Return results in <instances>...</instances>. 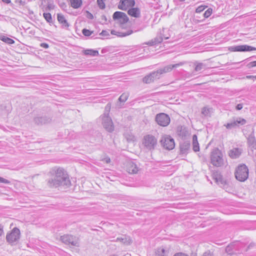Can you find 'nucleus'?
Returning a JSON list of instances; mask_svg holds the SVG:
<instances>
[{
    "instance_id": "1",
    "label": "nucleus",
    "mask_w": 256,
    "mask_h": 256,
    "mask_svg": "<svg viewBox=\"0 0 256 256\" xmlns=\"http://www.w3.org/2000/svg\"><path fill=\"white\" fill-rule=\"evenodd\" d=\"M51 177L48 180L50 188H57L60 186H69L70 181L64 170L61 168H54L50 172Z\"/></svg>"
},
{
    "instance_id": "2",
    "label": "nucleus",
    "mask_w": 256,
    "mask_h": 256,
    "mask_svg": "<svg viewBox=\"0 0 256 256\" xmlns=\"http://www.w3.org/2000/svg\"><path fill=\"white\" fill-rule=\"evenodd\" d=\"M210 162L215 166H222L224 164L223 154L218 148L212 150L210 154Z\"/></svg>"
},
{
    "instance_id": "3",
    "label": "nucleus",
    "mask_w": 256,
    "mask_h": 256,
    "mask_svg": "<svg viewBox=\"0 0 256 256\" xmlns=\"http://www.w3.org/2000/svg\"><path fill=\"white\" fill-rule=\"evenodd\" d=\"M234 174L238 180L244 182L248 178V169L244 164H240L236 168Z\"/></svg>"
},
{
    "instance_id": "4",
    "label": "nucleus",
    "mask_w": 256,
    "mask_h": 256,
    "mask_svg": "<svg viewBox=\"0 0 256 256\" xmlns=\"http://www.w3.org/2000/svg\"><path fill=\"white\" fill-rule=\"evenodd\" d=\"M142 144L147 150H152L157 146L158 140L154 136L148 134L144 137Z\"/></svg>"
},
{
    "instance_id": "5",
    "label": "nucleus",
    "mask_w": 256,
    "mask_h": 256,
    "mask_svg": "<svg viewBox=\"0 0 256 256\" xmlns=\"http://www.w3.org/2000/svg\"><path fill=\"white\" fill-rule=\"evenodd\" d=\"M60 240L66 244H70L74 246H79V238L72 234H64L60 238Z\"/></svg>"
},
{
    "instance_id": "6",
    "label": "nucleus",
    "mask_w": 256,
    "mask_h": 256,
    "mask_svg": "<svg viewBox=\"0 0 256 256\" xmlns=\"http://www.w3.org/2000/svg\"><path fill=\"white\" fill-rule=\"evenodd\" d=\"M162 146L166 150H172L175 146L174 140L168 135H164L160 140Z\"/></svg>"
},
{
    "instance_id": "7",
    "label": "nucleus",
    "mask_w": 256,
    "mask_h": 256,
    "mask_svg": "<svg viewBox=\"0 0 256 256\" xmlns=\"http://www.w3.org/2000/svg\"><path fill=\"white\" fill-rule=\"evenodd\" d=\"M246 123V120L240 117L237 118L236 120L233 118L227 124H224L228 130H232L240 126H243Z\"/></svg>"
},
{
    "instance_id": "8",
    "label": "nucleus",
    "mask_w": 256,
    "mask_h": 256,
    "mask_svg": "<svg viewBox=\"0 0 256 256\" xmlns=\"http://www.w3.org/2000/svg\"><path fill=\"white\" fill-rule=\"evenodd\" d=\"M155 120L156 123L162 126H166L170 122L169 116L165 113H160L156 115Z\"/></svg>"
},
{
    "instance_id": "9",
    "label": "nucleus",
    "mask_w": 256,
    "mask_h": 256,
    "mask_svg": "<svg viewBox=\"0 0 256 256\" xmlns=\"http://www.w3.org/2000/svg\"><path fill=\"white\" fill-rule=\"evenodd\" d=\"M20 230L17 228H14L12 229L11 232L6 235V239L7 241L10 244H14L17 242L20 239Z\"/></svg>"
},
{
    "instance_id": "10",
    "label": "nucleus",
    "mask_w": 256,
    "mask_h": 256,
    "mask_svg": "<svg viewBox=\"0 0 256 256\" xmlns=\"http://www.w3.org/2000/svg\"><path fill=\"white\" fill-rule=\"evenodd\" d=\"M184 62H180L174 64H170L163 68H160L155 72L157 75H158V78H160L162 74L171 72L173 68L182 66L184 64Z\"/></svg>"
},
{
    "instance_id": "11",
    "label": "nucleus",
    "mask_w": 256,
    "mask_h": 256,
    "mask_svg": "<svg viewBox=\"0 0 256 256\" xmlns=\"http://www.w3.org/2000/svg\"><path fill=\"white\" fill-rule=\"evenodd\" d=\"M106 114H103L102 118V124L104 128L108 132H112L114 130V126L111 118L109 116H106Z\"/></svg>"
},
{
    "instance_id": "12",
    "label": "nucleus",
    "mask_w": 256,
    "mask_h": 256,
    "mask_svg": "<svg viewBox=\"0 0 256 256\" xmlns=\"http://www.w3.org/2000/svg\"><path fill=\"white\" fill-rule=\"evenodd\" d=\"M112 18L114 20H118L122 24H125L128 20V18L125 13L118 11L114 12Z\"/></svg>"
},
{
    "instance_id": "13",
    "label": "nucleus",
    "mask_w": 256,
    "mask_h": 256,
    "mask_svg": "<svg viewBox=\"0 0 256 256\" xmlns=\"http://www.w3.org/2000/svg\"><path fill=\"white\" fill-rule=\"evenodd\" d=\"M34 120L36 124L38 125H42L49 123L51 121V118L44 116L35 117Z\"/></svg>"
},
{
    "instance_id": "14",
    "label": "nucleus",
    "mask_w": 256,
    "mask_h": 256,
    "mask_svg": "<svg viewBox=\"0 0 256 256\" xmlns=\"http://www.w3.org/2000/svg\"><path fill=\"white\" fill-rule=\"evenodd\" d=\"M157 79H159L158 78V75H157L156 72L154 71L145 76L143 78V82L146 84H150Z\"/></svg>"
},
{
    "instance_id": "15",
    "label": "nucleus",
    "mask_w": 256,
    "mask_h": 256,
    "mask_svg": "<svg viewBox=\"0 0 256 256\" xmlns=\"http://www.w3.org/2000/svg\"><path fill=\"white\" fill-rule=\"evenodd\" d=\"M127 172L130 174H135L138 171V168L134 162H130L126 165Z\"/></svg>"
},
{
    "instance_id": "16",
    "label": "nucleus",
    "mask_w": 256,
    "mask_h": 256,
    "mask_svg": "<svg viewBox=\"0 0 256 256\" xmlns=\"http://www.w3.org/2000/svg\"><path fill=\"white\" fill-rule=\"evenodd\" d=\"M190 141L185 140L180 143V150L182 154H187L190 148Z\"/></svg>"
},
{
    "instance_id": "17",
    "label": "nucleus",
    "mask_w": 256,
    "mask_h": 256,
    "mask_svg": "<svg viewBox=\"0 0 256 256\" xmlns=\"http://www.w3.org/2000/svg\"><path fill=\"white\" fill-rule=\"evenodd\" d=\"M58 20L60 24H62V26L64 28L68 29L70 26L67 20L65 18L64 15L61 14H57Z\"/></svg>"
},
{
    "instance_id": "18",
    "label": "nucleus",
    "mask_w": 256,
    "mask_h": 256,
    "mask_svg": "<svg viewBox=\"0 0 256 256\" xmlns=\"http://www.w3.org/2000/svg\"><path fill=\"white\" fill-rule=\"evenodd\" d=\"M248 146L252 149L256 150V138L254 134H251L247 138Z\"/></svg>"
},
{
    "instance_id": "19",
    "label": "nucleus",
    "mask_w": 256,
    "mask_h": 256,
    "mask_svg": "<svg viewBox=\"0 0 256 256\" xmlns=\"http://www.w3.org/2000/svg\"><path fill=\"white\" fill-rule=\"evenodd\" d=\"M128 14L134 18H140V10L138 8H130L128 12Z\"/></svg>"
},
{
    "instance_id": "20",
    "label": "nucleus",
    "mask_w": 256,
    "mask_h": 256,
    "mask_svg": "<svg viewBox=\"0 0 256 256\" xmlns=\"http://www.w3.org/2000/svg\"><path fill=\"white\" fill-rule=\"evenodd\" d=\"M133 32V31L130 30L126 32H118L114 30H111V34L113 35H116L119 37H124L131 34Z\"/></svg>"
},
{
    "instance_id": "21",
    "label": "nucleus",
    "mask_w": 256,
    "mask_h": 256,
    "mask_svg": "<svg viewBox=\"0 0 256 256\" xmlns=\"http://www.w3.org/2000/svg\"><path fill=\"white\" fill-rule=\"evenodd\" d=\"M240 154V150L238 148H235L230 150L229 156L232 158H236Z\"/></svg>"
},
{
    "instance_id": "22",
    "label": "nucleus",
    "mask_w": 256,
    "mask_h": 256,
    "mask_svg": "<svg viewBox=\"0 0 256 256\" xmlns=\"http://www.w3.org/2000/svg\"><path fill=\"white\" fill-rule=\"evenodd\" d=\"M177 134L178 136L182 138H184L188 134V132L184 128H182V126L178 128Z\"/></svg>"
},
{
    "instance_id": "23",
    "label": "nucleus",
    "mask_w": 256,
    "mask_h": 256,
    "mask_svg": "<svg viewBox=\"0 0 256 256\" xmlns=\"http://www.w3.org/2000/svg\"><path fill=\"white\" fill-rule=\"evenodd\" d=\"M192 146L193 150L196 152L200 150L199 144L198 141V138L196 134H194L192 136Z\"/></svg>"
},
{
    "instance_id": "24",
    "label": "nucleus",
    "mask_w": 256,
    "mask_h": 256,
    "mask_svg": "<svg viewBox=\"0 0 256 256\" xmlns=\"http://www.w3.org/2000/svg\"><path fill=\"white\" fill-rule=\"evenodd\" d=\"M212 176L216 182L218 184H223L224 180L222 176L220 173L217 172H215L213 174Z\"/></svg>"
},
{
    "instance_id": "25",
    "label": "nucleus",
    "mask_w": 256,
    "mask_h": 256,
    "mask_svg": "<svg viewBox=\"0 0 256 256\" xmlns=\"http://www.w3.org/2000/svg\"><path fill=\"white\" fill-rule=\"evenodd\" d=\"M116 242H120L124 244H130V237L126 236H122L120 238H116Z\"/></svg>"
},
{
    "instance_id": "26",
    "label": "nucleus",
    "mask_w": 256,
    "mask_h": 256,
    "mask_svg": "<svg viewBox=\"0 0 256 256\" xmlns=\"http://www.w3.org/2000/svg\"><path fill=\"white\" fill-rule=\"evenodd\" d=\"M0 40L8 44L14 43V40L2 34L0 35Z\"/></svg>"
},
{
    "instance_id": "27",
    "label": "nucleus",
    "mask_w": 256,
    "mask_h": 256,
    "mask_svg": "<svg viewBox=\"0 0 256 256\" xmlns=\"http://www.w3.org/2000/svg\"><path fill=\"white\" fill-rule=\"evenodd\" d=\"M255 50L256 48L248 45H240V52H250Z\"/></svg>"
},
{
    "instance_id": "28",
    "label": "nucleus",
    "mask_w": 256,
    "mask_h": 256,
    "mask_svg": "<svg viewBox=\"0 0 256 256\" xmlns=\"http://www.w3.org/2000/svg\"><path fill=\"white\" fill-rule=\"evenodd\" d=\"M168 252L164 248L160 247L157 248L156 256H166Z\"/></svg>"
},
{
    "instance_id": "29",
    "label": "nucleus",
    "mask_w": 256,
    "mask_h": 256,
    "mask_svg": "<svg viewBox=\"0 0 256 256\" xmlns=\"http://www.w3.org/2000/svg\"><path fill=\"white\" fill-rule=\"evenodd\" d=\"M84 53L85 55H90L91 56H96L99 54L98 50L92 49L86 50L84 51Z\"/></svg>"
},
{
    "instance_id": "30",
    "label": "nucleus",
    "mask_w": 256,
    "mask_h": 256,
    "mask_svg": "<svg viewBox=\"0 0 256 256\" xmlns=\"http://www.w3.org/2000/svg\"><path fill=\"white\" fill-rule=\"evenodd\" d=\"M120 2L122 4V5H124V6L127 4L128 6L132 7L135 5L134 0H120Z\"/></svg>"
},
{
    "instance_id": "31",
    "label": "nucleus",
    "mask_w": 256,
    "mask_h": 256,
    "mask_svg": "<svg viewBox=\"0 0 256 256\" xmlns=\"http://www.w3.org/2000/svg\"><path fill=\"white\" fill-rule=\"evenodd\" d=\"M72 6L74 8H80L82 4V0H70Z\"/></svg>"
},
{
    "instance_id": "32",
    "label": "nucleus",
    "mask_w": 256,
    "mask_h": 256,
    "mask_svg": "<svg viewBox=\"0 0 256 256\" xmlns=\"http://www.w3.org/2000/svg\"><path fill=\"white\" fill-rule=\"evenodd\" d=\"M194 65L196 66L194 72H200L206 68V64L202 62H196Z\"/></svg>"
},
{
    "instance_id": "33",
    "label": "nucleus",
    "mask_w": 256,
    "mask_h": 256,
    "mask_svg": "<svg viewBox=\"0 0 256 256\" xmlns=\"http://www.w3.org/2000/svg\"><path fill=\"white\" fill-rule=\"evenodd\" d=\"M212 108L208 107H204L202 110V114L204 116H210Z\"/></svg>"
},
{
    "instance_id": "34",
    "label": "nucleus",
    "mask_w": 256,
    "mask_h": 256,
    "mask_svg": "<svg viewBox=\"0 0 256 256\" xmlns=\"http://www.w3.org/2000/svg\"><path fill=\"white\" fill-rule=\"evenodd\" d=\"M43 16L46 21L48 22L50 24L53 23V20L52 18V15L50 13H44Z\"/></svg>"
},
{
    "instance_id": "35",
    "label": "nucleus",
    "mask_w": 256,
    "mask_h": 256,
    "mask_svg": "<svg viewBox=\"0 0 256 256\" xmlns=\"http://www.w3.org/2000/svg\"><path fill=\"white\" fill-rule=\"evenodd\" d=\"M155 44H160L163 40V38L161 34L156 36L154 39H152Z\"/></svg>"
},
{
    "instance_id": "36",
    "label": "nucleus",
    "mask_w": 256,
    "mask_h": 256,
    "mask_svg": "<svg viewBox=\"0 0 256 256\" xmlns=\"http://www.w3.org/2000/svg\"><path fill=\"white\" fill-rule=\"evenodd\" d=\"M128 98V95L126 94H122L118 98V100L120 102H124Z\"/></svg>"
},
{
    "instance_id": "37",
    "label": "nucleus",
    "mask_w": 256,
    "mask_h": 256,
    "mask_svg": "<svg viewBox=\"0 0 256 256\" xmlns=\"http://www.w3.org/2000/svg\"><path fill=\"white\" fill-rule=\"evenodd\" d=\"M82 34L86 36H90L92 33V31H90L89 30L84 28L82 30Z\"/></svg>"
},
{
    "instance_id": "38",
    "label": "nucleus",
    "mask_w": 256,
    "mask_h": 256,
    "mask_svg": "<svg viewBox=\"0 0 256 256\" xmlns=\"http://www.w3.org/2000/svg\"><path fill=\"white\" fill-rule=\"evenodd\" d=\"M212 10L211 8H208L204 14V16L206 18H208L212 14Z\"/></svg>"
},
{
    "instance_id": "39",
    "label": "nucleus",
    "mask_w": 256,
    "mask_h": 256,
    "mask_svg": "<svg viewBox=\"0 0 256 256\" xmlns=\"http://www.w3.org/2000/svg\"><path fill=\"white\" fill-rule=\"evenodd\" d=\"M125 138H126L128 142H133L134 140V136L132 134H125Z\"/></svg>"
},
{
    "instance_id": "40",
    "label": "nucleus",
    "mask_w": 256,
    "mask_h": 256,
    "mask_svg": "<svg viewBox=\"0 0 256 256\" xmlns=\"http://www.w3.org/2000/svg\"><path fill=\"white\" fill-rule=\"evenodd\" d=\"M229 50L231 52H240V45L230 46Z\"/></svg>"
},
{
    "instance_id": "41",
    "label": "nucleus",
    "mask_w": 256,
    "mask_h": 256,
    "mask_svg": "<svg viewBox=\"0 0 256 256\" xmlns=\"http://www.w3.org/2000/svg\"><path fill=\"white\" fill-rule=\"evenodd\" d=\"M97 3H98V4L99 6V8H100V9H104L105 8V4L103 0H97Z\"/></svg>"
},
{
    "instance_id": "42",
    "label": "nucleus",
    "mask_w": 256,
    "mask_h": 256,
    "mask_svg": "<svg viewBox=\"0 0 256 256\" xmlns=\"http://www.w3.org/2000/svg\"><path fill=\"white\" fill-rule=\"evenodd\" d=\"M110 104H108L105 107L104 112V114H106V116H109V112H110Z\"/></svg>"
},
{
    "instance_id": "43",
    "label": "nucleus",
    "mask_w": 256,
    "mask_h": 256,
    "mask_svg": "<svg viewBox=\"0 0 256 256\" xmlns=\"http://www.w3.org/2000/svg\"><path fill=\"white\" fill-rule=\"evenodd\" d=\"M54 5L52 4H48L47 6L45 8L46 11L50 10H54Z\"/></svg>"
},
{
    "instance_id": "44",
    "label": "nucleus",
    "mask_w": 256,
    "mask_h": 256,
    "mask_svg": "<svg viewBox=\"0 0 256 256\" xmlns=\"http://www.w3.org/2000/svg\"><path fill=\"white\" fill-rule=\"evenodd\" d=\"M246 66L248 68L256 66V60L250 62L246 65Z\"/></svg>"
},
{
    "instance_id": "45",
    "label": "nucleus",
    "mask_w": 256,
    "mask_h": 256,
    "mask_svg": "<svg viewBox=\"0 0 256 256\" xmlns=\"http://www.w3.org/2000/svg\"><path fill=\"white\" fill-rule=\"evenodd\" d=\"M100 35L103 36H110L108 31L106 30H102V32L100 34Z\"/></svg>"
},
{
    "instance_id": "46",
    "label": "nucleus",
    "mask_w": 256,
    "mask_h": 256,
    "mask_svg": "<svg viewBox=\"0 0 256 256\" xmlns=\"http://www.w3.org/2000/svg\"><path fill=\"white\" fill-rule=\"evenodd\" d=\"M204 8H205L204 6H199L196 8V12L197 13H200V12H202L204 10Z\"/></svg>"
},
{
    "instance_id": "47",
    "label": "nucleus",
    "mask_w": 256,
    "mask_h": 256,
    "mask_svg": "<svg viewBox=\"0 0 256 256\" xmlns=\"http://www.w3.org/2000/svg\"><path fill=\"white\" fill-rule=\"evenodd\" d=\"M202 256H214L212 252H210V250L206 251L204 252Z\"/></svg>"
},
{
    "instance_id": "48",
    "label": "nucleus",
    "mask_w": 256,
    "mask_h": 256,
    "mask_svg": "<svg viewBox=\"0 0 256 256\" xmlns=\"http://www.w3.org/2000/svg\"><path fill=\"white\" fill-rule=\"evenodd\" d=\"M0 182L4 183V184H10V182L8 180L5 179L4 178H2L0 176Z\"/></svg>"
},
{
    "instance_id": "49",
    "label": "nucleus",
    "mask_w": 256,
    "mask_h": 256,
    "mask_svg": "<svg viewBox=\"0 0 256 256\" xmlns=\"http://www.w3.org/2000/svg\"><path fill=\"white\" fill-rule=\"evenodd\" d=\"M144 44H147L150 46H153L156 45L154 43L152 39L148 42H144Z\"/></svg>"
},
{
    "instance_id": "50",
    "label": "nucleus",
    "mask_w": 256,
    "mask_h": 256,
    "mask_svg": "<svg viewBox=\"0 0 256 256\" xmlns=\"http://www.w3.org/2000/svg\"><path fill=\"white\" fill-rule=\"evenodd\" d=\"M59 6L64 10L67 6L66 4L64 2H62L60 3Z\"/></svg>"
},
{
    "instance_id": "51",
    "label": "nucleus",
    "mask_w": 256,
    "mask_h": 256,
    "mask_svg": "<svg viewBox=\"0 0 256 256\" xmlns=\"http://www.w3.org/2000/svg\"><path fill=\"white\" fill-rule=\"evenodd\" d=\"M86 17L90 19V20H92L94 18L93 15L90 12H89L88 11H86Z\"/></svg>"
},
{
    "instance_id": "52",
    "label": "nucleus",
    "mask_w": 256,
    "mask_h": 256,
    "mask_svg": "<svg viewBox=\"0 0 256 256\" xmlns=\"http://www.w3.org/2000/svg\"><path fill=\"white\" fill-rule=\"evenodd\" d=\"M243 106L242 104H239L236 105V108L238 110H240L242 108Z\"/></svg>"
},
{
    "instance_id": "53",
    "label": "nucleus",
    "mask_w": 256,
    "mask_h": 256,
    "mask_svg": "<svg viewBox=\"0 0 256 256\" xmlns=\"http://www.w3.org/2000/svg\"><path fill=\"white\" fill-rule=\"evenodd\" d=\"M40 46L41 47L44 48H48L49 47L48 44L46 43H42L40 44Z\"/></svg>"
},
{
    "instance_id": "54",
    "label": "nucleus",
    "mask_w": 256,
    "mask_h": 256,
    "mask_svg": "<svg viewBox=\"0 0 256 256\" xmlns=\"http://www.w3.org/2000/svg\"><path fill=\"white\" fill-rule=\"evenodd\" d=\"M102 19L104 20L105 22L107 20L106 17L104 15L102 16Z\"/></svg>"
},
{
    "instance_id": "55",
    "label": "nucleus",
    "mask_w": 256,
    "mask_h": 256,
    "mask_svg": "<svg viewBox=\"0 0 256 256\" xmlns=\"http://www.w3.org/2000/svg\"><path fill=\"white\" fill-rule=\"evenodd\" d=\"M254 76H246V78L248 79H251V78H254Z\"/></svg>"
},
{
    "instance_id": "56",
    "label": "nucleus",
    "mask_w": 256,
    "mask_h": 256,
    "mask_svg": "<svg viewBox=\"0 0 256 256\" xmlns=\"http://www.w3.org/2000/svg\"><path fill=\"white\" fill-rule=\"evenodd\" d=\"M2 2L6 3V4H9L10 2V0H2Z\"/></svg>"
},
{
    "instance_id": "57",
    "label": "nucleus",
    "mask_w": 256,
    "mask_h": 256,
    "mask_svg": "<svg viewBox=\"0 0 256 256\" xmlns=\"http://www.w3.org/2000/svg\"><path fill=\"white\" fill-rule=\"evenodd\" d=\"M3 233V230H2V228L1 227V226H0V236H2V234Z\"/></svg>"
},
{
    "instance_id": "58",
    "label": "nucleus",
    "mask_w": 256,
    "mask_h": 256,
    "mask_svg": "<svg viewBox=\"0 0 256 256\" xmlns=\"http://www.w3.org/2000/svg\"><path fill=\"white\" fill-rule=\"evenodd\" d=\"M118 8L122 10H124L126 9L125 8H123L122 6H118Z\"/></svg>"
},
{
    "instance_id": "59",
    "label": "nucleus",
    "mask_w": 256,
    "mask_h": 256,
    "mask_svg": "<svg viewBox=\"0 0 256 256\" xmlns=\"http://www.w3.org/2000/svg\"><path fill=\"white\" fill-rule=\"evenodd\" d=\"M253 246H254V244H249V246H248V248H250V247Z\"/></svg>"
},
{
    "instance_id": "60",
    "label": "nucleus",
    "mask_w": 256,
    "mask_h": 256,
    "mask_svg": "<svg viewBox=\"0 0 256 256\" xmlns=\"http://www.w3.org/2000/svg\"><path fill=\"white\" fill-rule=\"evenodd\" d=\"M106 162L107 163L109 162H110V159L108 158V159L106 160Z\"/></svg>"
},
{
    "instance_id": "61",
    "label": "nucleus",
    "mask_w": 256,
    "mask_h": 256,
    "mask_svg": "<svg viewBox=\"0 0 256 256\" xmlns=\"http://www.w3.org/2000/svg\"><path fill=\"white\" fill-rule=\"evenodd\" d=\"M20 4H22V0L20 1Z\"/></svg>"
},
{
    "instance_id": "62",
    "label": "nucleus",
    "mask_w": 256,
    "mask_h": 256,
    "mask_svg": "<svg viewBox=\"0 0 256 256\" xmlns=\"http://www.w3.org/2000/svg\"><path fill=\"white\" fill-rule=\"evenodd\" d=\"M110 256H116L115 254H112V255H110Z\"/></svg>"
},
{
    "instance_id": "63",
    "label": "nucleus",
    "mask_w": 256,
    "mask_h": 256,
    "mask_svg": "<svg viewBox=\"0 0 256 256\" xmlns=\"http://www.w3.org/2000/svg\"><path fill=\"white\" fill-rule=\"evenodd\" d=\"M254 78L256 80V76H254Z\"/></svg>"
},
{
    "instance_id": "64",
    "label": "nucleus",
    "mask_w": 256,
    "mask_h": 256,
    "mask_svg": "<svg viewBox=\"0 0 256 256\" xmlns=\"http://www.w3.org/2000/svg\"><path fill=\"white\" fill-rule=\"evenodd\" d=\"M142 30V28H141L140 30Z\"/></svg>"
}]
</instances>
